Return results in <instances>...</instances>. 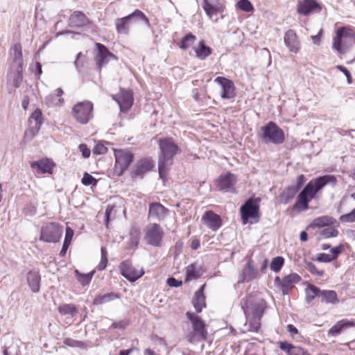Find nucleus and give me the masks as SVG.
Masks as SVG:
<instances>
[{
	"label": "nucleus",
	"instance_id": "nucleus-1",
	"mask_svg": "<svg viewBox=\"0 0 355 355\" xmlns=\"http://www.w3.org/2000/svg\"><path fill=\"white\" fill-rule=\"evenodd\" d=\"M266 308L267 303L263 299L247 298L244 300L243 309L245 316L251 317L250 327L252 331L258 332Z\"/></svg>",
	"mask_w": 355,
	"mask_h": 355
},
{
	"label": "nucleus",
	"instance_id": "nucleus-2",
	"mask_svg": "<svg viewBox=\"0 0 355 355\" xmlns=\"http://www.w3.org/2000/svg\"><path fill=\"white\" fill-rule=\"evenodd\" d=\"M186 316L191 324V330L185 334L187 340L191 344L206 340L208 332L205 321L193 312L187 311Z\"/></svg>",
	"mask_w": 355,
	"mask_h": 355
},
{
	"label": "nucleus",
	"instance_id": "nucleus-3",
	"mask_svg": "<svg viewBox=\"0 0 355 355\" xmlns=\"http://www.w3.org/2000/svg\"><path fill=\"white\" fill-rule=\"evenodd\" d=\"M260 198L251 197L248 199L240 208L242 223L246 225L250 223H258L260 219L259 202Z\"/></svg>",
	"mask_w": 355,
	"mask_h": 355
},
{
	"label": "nucleus",
	"instance_id": "nucleus-4",
	"mask_svg": "<svg viewBox=\"0 0 355 355\" xmlns=\"http://www.w3.org/2000/svg\"><path fill=\"white\" fill-rule=\"evenodd\" d=\"M354 41L355 33L352 29L345 26L340 27L334 37L333 48L338 53L344 54Z\"/></svg>",
	"mask_w": 355,
	"mask_h": 355
},
{
	"label": "nucleus",
	"instance_id": "nucleus-5",
	"mask_svg": "<svg viewBox=\"0 0 355 355\" xmlns=\"http://www.w3.org/2000/svg\"><path fill=\"white\" fill-rule=\"evenodd\" d=\"M261 138L265 144H282L285 140L284 130L275 122L270 121L261 128Z\"/></svg>",
	"mask_w": 355,
	"mask_h": 355
},
{
	"label": "nucleus",
	"instance_id": "nucleus-6",
	"mask_svg": "<svg viewBox=\"0 0 355 355\" xmlns=\"http://www.w3.org/2000/svg\"><path fill=\"white\" fill-rule=\"evenodd\" d=\"M93 110V103L89 101H84L75 104L71 113L77 122L87 124L94 116Z\"/></svg>",
	"mask_w": 355,
	"mask_h": 355
},
{
	"label": "nucleus",
	"instance_id": "nucleus-7",
	"mask_svg": "<svg viewBox=\"0 0 355 355\" xmlns=\"http://www.w3.org/2000/svg\"><path fill=\"white\" fill-rule=\"evenodd\" d=\"M114 174L117 176H121L132 162L134 154L128 150L116 149L114 150Z\"/></svg>",
	"mask_w": 355,
	"mask_h": 355
},
{
	"label": "nucleus",
	"instance_id": "nucleus-8",
	"mask_svg": "<svg viewBox=\"0 0 355 355\" xmlns=\"http://www.w3.org/2000/svg\"><path fill=\"white\" fill-rule=\"evenodd\" d=\"M62 234V227L56 223H49L42 225L40 239L46 243H56Z\"/></svg>",
	"mask_w": 355,
	"mask_h": 355
},
{
	"label": "nucleus",
	"instance_id": "nucleus-9",
	"mask_svg": "<svg viewBox=\"0 0 355 355\" xmlns=\"http://www.w3.org/2000/svg\"><path fill=\"white\" fill-rule=\"evenodd\" d=\"M44 118L42 110L37 108L30 116L28 119L29 127L24 133V139L31 140L40 131L43 123Z\"/></svg>",
	"mask_w": 355,
	"mask_h": 355
},
{
	"label": "nucleus",
	"instance_id": "nucleus-10",
	"mask_svg": "<svg viewBox=\"0 0 355 355\" xmlns=\"http://www.w3.org/2000/svg\"><path fill=\"white\" fill-rule=\"evenodd\" d=\"M121 275L130 282H134L144 274L143 268L138 269L132 266L130 260H125L119 265Z\"/></svg>",
	"mask_w": 355,
	"mask_h": 355
},
{
	"label": "nucleus",
	"instance_id": "nucleus-11",
	"mask_svg": "<svg viewBox=\"0 0 355 355\" xmlns=\"http://www.w3.org/2000/svg\"><path fill=\"white\" fill-rule=\"evenodd\" d=\"M160 152L158 157L174 159V156L180 153V149L171 138L161 139L159 141Z\"/></svg>",
	"mask_w": 355,
	"mask_h": 355
},
{
	"label": "nucleus",
	"instance_id": "nucleus-12",
	"mask_svg": "<svg viewBox=\"0 0 355 355\" xmlns=\"http://www.w3.org/2000/svg\"><path fill=\"white\" fill-rule=\"evenodd\" d=\"M164 232L159 225L151 223L147 226L145 240L154 247H159L163 239Z\"/></svg>",
	"mask_w": 355,
	"mask_h": 355
},
{
	"label": "nucleus",
	"instance_id": "nucleus-13",
	"mask_svg": "<svg viewBox=\"0 0 355 355\" xmlns=\"http://www.w3.org/2000/svg\"><path fill=\"white\" fill-rule=\"evenodd\" d=\"M155 169V162L151 157H144L138 159L132 168L131 174L143 176Z\"/></svg>",
	"mask_w": 355,
	"mask_h": 355
},
{
	"label": "nucleus",
	"instance_id": "nucleus-14",
	"mask_svg": "<svg viewBox=\"0 0 355 355\" xmlns=\"http://www.w3.org/2000/svg\"><path fill=\"white\" fill-rule=\"evenodd\" d=\"M112 97L118 103L121 112H127L132 106L134 98L131 89L120 88L119 93Z\"/></svg>",
	"mask_w": 355,
	"mask_h": 355
},
{
	"label": "nucleus",
	"instance_id": "nucleus-15",
	"mask_svg": "<svg viewBox=\"0 0 355 355\" xmlns=\"http://www.w3.org/2000/svg\"><path fill=\"white\" fill-rule=\"evenodd\" d=\"M96 46L98 50V53L95 56L94 60L97 69L99 72H101L103 67L107 64L111 58L117 60V57L111 53L104 44L101 43H96Z\"/></svg>",
	"mask_w": 355,
	"mask_h": 355
},
{
	"label": "nucleus",
	"instance_id": "nucleus-16",
	"mask_svg": "<svg viewBox=\"0 0 355 355\" xmlns=\"http://www.w3.org/2000/svg\"><path fill=\"white\" fill-rule=\"evenodd\" d=\"M301 280V277L297 273H291L282 279L277 277L275 279L276 284L280 286L283 295H288L290 290L294 287V285Z\"/></svg>",
	"mask_w": 355,
	"mask_h": 355
},
{
	"label": "nucleus",
	"instance_id": "nucleus-17",
	"mask_svg": "<svg viewBox=\"0 0 355 355\" xmlns=\"http://www.w3.org/2000/svg\"><path fill=\"white\" fill-rule=\"evenodd\" d=\"M321 10L322 6L316 0H303L299 1L297 8V12L304 16L313 12H320Z\"/></svg>",
	"mask_w": 355,
	"mask_h": 355
},
{
	"label": "nucleus",
	"instance_id": "nucleus-18",
	"mask_svg": "<svg viewBox=\"0 0 355 355\" xmlns=\"http://www.w3.org/2000/svg\"><path fill=\"white\" fill-rule=\"evenodd\" d=\"M169 211L159 202H151L149 204L148 217L150 219L162 221L168 215Z\"/></svg>",
	"mask_w": 355,
	"mask_h": 355
},
{
	"label": "nucleus",
	"instance_id": "nucleus-19",
	"mask_svg": "<svg viewBox=\"0 0 355 355\" xmlns=\"http://www.w3.org/2000/svg\"><path fill=\"white\" fill-rule=\"evenodd\" d=\"M214 81L220 85L222 87V92L220 96L222 98L230 99L235 96V87L234 83L225 78V77H217Z\"/></svg>",
	"mask_w": 355,
	"mask_h": 355
},
{
	"label": "nucleus",
	"instance_id": "nucleus-20",
	"mask_svg": "<svg viewBox=\"0 0 355 355\" xmlns=\"http://www.w3.org/2000/svg\"><path fill=\"white\" fill-rule=\"evenodd\" d=\"M336 181V179H314V181H310L304 189H307L306 193L312 199L328 182L335 184Z\"/></svg>",
	"mask_w": 355,
	"mask_h": 355
},
{
	"label": "nucleus",
	"instance_id": "nucleus-21",
	"mask_svg": "<svg viewBox=\"0 0 355 355\" xmlns=\"http://www.w3.org/2000/svg\"><path fill=\"white\" fill-rule=\"evenodd\" d=\"M284 42L290 52L294 53L299 52L300 49V42L294 30L290 29L285 33Z\"/></svg>",
	"mask_w": 355,
	"mask_h": 355
},
{
	"label": "nucleus",
	"instance_id": "nucleus-22",
	"mask_svg": "<svg viewBox=\"0 0 355 355\" xmlns=\"http://www.w3.org/2000/svg\"><path fill=\"white\" fill-rule=\"evenodd\" d=\"M204 223L214 231L218 230L222 225L220 216L212 211H207L202 218Z\"/></svg>",
	"mask_w": 355,
	"mask_h": 355
},
{
	"label": "nucleus",
	"instance_id": "nucleus-23",
	"mask_svg": "<svg viewBox=\"0 0 355 355\" xmlns=\"http://www.w3.org/2000/svg\"><path fill=\"white\" fill-rule=\"evenodd\" d=\"M55 166V163L50 159H42L38 161L33 162L31 164V166L36 169L40 173L51 174L53 168Z\"/></svg>",
	"mask_w": 355,
	"mask_h": 355
},
{
	"label": "nucleus",
	"instance_id": "nucleus-24",
	"mask_svg": "<svg viewBox=\"0 0 355 355\" xmlns=\"http://www.w3.org/2000/svg\"><path fill=\"white\" fill-rule=\"evenodd\" d=\"M70 26L73 28H82L91 23V21L81 11H74L69 17Z\"/></svg>",
	"mask_w": 355,
	"mask_h": 355
},
{
	"label": "nucleus",
	"instance_id": "nucleus-25",
	"mask_svg": "<svg viewBox=\"0 0 355 355\" xmlns=\"http://www.w3.org/2000/svg\"><path fill=\"white\" fill-rule=\"evenodd\" d=\"M26 281L33 293H37L40 290L41 276L38 271L32 270L26 275Z\"/></svg>",
	"mask_w": 355,
	"mask_h": 355
},
{
	"label": "nucleus",
	"instance_id": "nucleus-26",
	"mask_svg": "<svg viewBox=\"0 0 355 355\" xmlns=\"http://www.w3.org/2000/svg\"><path fill=\"white\" fill-rule=\"evenodd\" d=\"M205 284L202 285L200 288L195 293L192 303L197 313H200L203 308L206 306L205 296L204 290Z\"/></svg>",
	"mask_w": 355,
	"mask_h": 355
},
{
	"label": "nucleus",
	"instance_id": "nucleus-27",
	"mask_svg": "<svg viewBox=\"0 0 355 355\" xmlns=\"http://www.w3.org/2000/svg\"><path fill=\"white\" fill-rule=\"evenodd\" d=\"M257 269L254 268L252 259H250L243 269L241 274V282H249L256 277Z\"/></svg>",
	"mask_w": 355,
	"mask_h": 355
},
{
	"label": "nucleus",
	"instance_id": "nucleus-28",
	"mask_svg": "<svg viewBox=\"0 0 355 355\" xmlns=\"http://www.w3.org/2000/svg\"><path fill=\"white\" fill-rule=\"evenodd\" d=\"M307 189H303L297 196L293 208L298 211H304L309 209V202L311 198L306 193Z\"/></svg>",
	"mask_w": 355,
	"mask_h": 355
},
{
	"label": "nucleus",
	"instance_id": "nucleus-29",
	"mask_svg": "<svg viewBox=\"0 0 355 355\" xmlns=\"http://www.w3.org/2000/svg\"><path fill=\"white\" fill-rule=\"evenodd\" d=\"M236 179H216L215 184L219 191L223 192L236 193L234 187Z\"/></svg>",
	"mask_w": 355,
	"mask_h": 355
},
{
	"label": "nucleus",
	"instance_id": "nucleus-30",
	"mask_svg": "<svg viewBox=\"0 0 355 355\" xmlns=\"http://www.w3.org/2000/svg\"><path fill=\"white\" fill-rule=\"evenodd\" d=\"M12 51L13 52L11 53V58L12 60L11 68L14 69L17 67H23L24 60L21 45L19 43L15 44V45L12 47Z\"/></svg>",
	"mask_w": 355,
	"mask_h": 355
},
{
	"label": "nucleus",
	"instance_id": "nucleus-31",
	"mask_svg": "<svg viewBox=\"0 0 355 355\" xmlns=\"http://www.w3.org/2000/svg\"><path fill=\"white\" fill-rule=\"evenodd\" d=\"M173 164V159L158 157L159 178H166Z\"/></svg>",
	"mask_w": 355,
	"mask_h": 355
},
{
	"label": "nucleus",
	"instance_id": "nucleus-32",
	"mask_svg": "<svg viewBox=\"0 0 355 355\" xmlns=\"http://www.w3.org/2000/svg\"><path fill=\"white\" fill-rule=\"evenodd\" d=\"M355 326V323L352 320L343 319L338 321L329 330L328 334L332 336H337L340 334L344 329H348Z\"/></svg>",
	"mask_w": 355,
	"mask_h": 355
},
{
	"label": "nucleus",
	"instance_id": "nucleus-33",
	"mask_svg": "<svg viewBox=\"0 0 355 355\" xmlns=\"http://www.w3.org/2000/svg\"><path fill=\"white\" fill-rule=\"evenodd\" d=\"M194 51L196 54V57L204 60L212 53V49L205 44L204 40L199 42L197 47L194 48Z\"/></svg>",
	"mask_w": 355,
	"mask_h": 355
},
{
	"label": "nucleus",
	"instance_id": "nucleus-34",
	"mask_svg": "<svg viewBox=\"0 0 355 355\" xmlns=\"http://www.w3.org/2000/svg\"><path fill=\"white\" fill-rule=\"evenodd\" d=\"M320 298L322 303L336 304L339 302L336 292L332 290H322Z\"/></svg>",
	"mask_w": 355,
	"mask_h": 355
},
{
	"label": "nucleus",
	"instance_id": "nucleus-35",
	"mask_svg": "<svg viewBox=\"0 0 355 355\" xmlns=\"http://www.w3.org/2000/svg\"><path fill=\"white\" fill-rule=\"evenodd\" d=\"M119 297L120 296L118 293L113 292L105 294H99L95 297L92 303L94 305H101L119 299Z\"/></svg>",
	"mask_w": 355,
	"mask_h": 355
},
{
	"label": "nucleus",
	"instance_id": "nucleus-36",
	"mask_svg": "<svg viewBox=\"0 0 355 355\" xmlns=\"http://www.w3.org/2000/svg\"><path fill=\"white\" fill-rule=\"evenodd\" d=\"M300 188V184L296 186L288 187L281 194V202L287 204L296 195Z\"/></svg>",
	"mask_w": 355,
	"mask_h": 355
},
{
	"label": "nucleus",
	"instance_id": "nucleus-37",
	"mask_svg": "<svg viewBox=\"0 0 355 355\" xmlns=\"http://www.w3.org/2000/svg\"><path fill=\"white\" fill-rule=\"evenodd\" d=\"M336 223V220L329 216H323L315 218L310 225L311 227H322L327 225H332Z\"/></svg>",
	"mask_w": 355,
	"mask_h": 355
},
{
	"label": "nucleus",
	"instance_id": "nucleus-38",
	"mask_svg": "<svg viewBox=\"0 0 355 355\" xmlns=\"http://www.w3.org/2000/svg\"><path fill=\"white\" fill-rule=\"evenodd\" d=\"M131 24L138 21H143L146 26H150V24L148 17L140 10L136 9L133 12L126 16Z\"/></svg>",
	"mask_w": 355,
	"mask_h": 355
},
{
	"label": "nucleus",
	"instance_id": "nucleus-39",
	"mask_svg": "<svg viewBox=\"0 0 355 355\" xmlns=\"http://www.w3.org/2000/svg\"><path fill=\"white\" fill-rule=\"evenodd\" d=\"M131 24L127 17L118 18L115 20L116 32L119 34L127 35L129 32V25Z\"/></svg>",
	"mask_w": 355,
	"mask_h": 355
},
{
	"label": "nucleus",
	"instance_id": "nucleus-40",
	"mask_svg": "<svg viewBox=\"0 0 355 355\" xmlns=\"http://www.w3.org/2000/svg\"><path fill=\"white\" fill-rule=\"evenodd\" d=\"M58 310L62 315H70L73 317L78 313V309L73 304H63L58 306Z\"/></svg>",
	"mask_w": 355,
	"mask_h": 355
},
{
	"label": "nucleus",
	"instance_id": "nucleus-41",
	"mask_svg": "<svg viewBox=\"0 0 355 355\" xmlns=\"http://www.w3.org/2000/svg\"><path fill=\"white\" fill-rule=\"evenodd\" d=\"M196 35L189 33L181 39L179 47L182 50H187L196 42Z\"/></svg>",
	"mask_w": 355,
	"mask_h": 355
},
{
	"label": "nucleus",
	"instance_id": "nucleus-42",
	"mask_svg": "<svg viewBox=\"0 0 355 355\" xmlns=\"http://www.w3.org/2000/svg\"><path fill=\"white\" fill-rule=\"evenodd\" d=\"M321 291H322L318 287L313 284H309L306 289L307 302H311L316 297H320Z\"/></svg>",
	"mask_w": 355,
	"mask_h": 355
},
{
	"label": "nucleus",
	"instance_id": "nucleus-43",
	"mask_svg": "<svg viewBox=\"0 0 355 355\" xmlns=\"http://www.w3.org/2000/svg\"><path fill=\"white\" fill-rule=\"evenodd\" d=\"M76 277L78 281L80 283L82 286L88 285L93 277L94 274V271L90 272L89 273L83 274L80 273L78 270H75Z\"/></svg>",
	"mask_w": 355,
	"mask_h": 355
},
{
	"label": "nucleus",
	"instance_id": "nucleus-44",
	"mask_svg": "<svg viewBox=\"0 0 355 355\" xmlns=\"http://www.w3.org/2000/svg\"><path fill=\"white\" fill-rule=\"evenodd\" d=\"M73 236V231L70 227H67L66 229L65 237H64V240L63 245L62 247V250L60 252V254L61 256H63L65 254V253L71 243Z\"/></svg>",
	"mask_w": 355,
	"mask_h": 355
},
{
	"label": "nucleus",
	"instance_id": "nucleus-45",
	"mask_svg": "<svg viewBox=\"0 0 355 355\" xmlns=\"http://www.w3.org/2000/svg\"><path fill=\"white\" fill-rule=\"evenodd\" d=\"M64 103L63 98H57L55 95L51 94L47 96L45 98V103L48 107H54L62 105Z\"/></svg>",
	"mask_w": 355,
	"mask_h": 355
},
{
	"label": "nucleus",
	"instance_id": "nucleus-46",
	"mask_svg": "<svg viewBox=\"0 0 355 355\" xmlns=\"http://www.w3.org/2000/svg\"><path fill=\"white\" fill-rule=\"evenodd\" d=\"M284 263V259L282 257H276L272 259L270 263V269L277 272L280 271Z\"/></svg>",
	"mask_w": 355,
	"mask_h": 355
},
{
	"label": "nucleus",
	"instance_id": "nucleus-47",
	"mask_svg": "<svg viewBox=\"0 0 355 355\" xmlns=\"http://www.w3.org/2000/svg\"><path fill=\"white\" fill-rule=\"evenodd\" d=\"M15 69V74L13 78L12 84L15 87L18 88L20 87L22 80H23V67H17Z\"/></svg>",
	"mask_w": 355,
	"mask_h": 355
},
{
	"label": "nucleus",
	"instance_id": "nucleus-48",
	"mask_svg": "<svg viewBox=\"0 0 355 355\" xmlns=\"http://www.w3.org/2000/svg\"><path fill=\"white\" fill-rule=\"evenodd\" d=\"M202 8L209 17L219 11V9L216 6L211 4L208 0H203Z\"/></svg>",
	"mask_w": 355,
	"mask_h": 355
},
{
	"label": "nucleus",
	"instance_id": "nucleus-49",
	"mask_svg": "<svg viewBox=\"0 0 355 355\" xmlns=\"http://www.w3.org/2000/svg\"><path fill=\"white\" fill-rule=\"evenodd\" d=\"M236 6L240 10L247 12L254 10V7L249 0H239Z\"/></svg>",
	"mask_w": 355,
	"mask_h": 355
},
{
	"label": "nucleus",
	"instance_id": "nucleus-50",
	"mask_svg": "<svg viewBox=\"0 0 355 355\" xmlns=\"http://www.w3.org/2000/svg\"><path fill=\"white\" fill-rule=\"evenodd\" d=\"M320 234L325 239L336 237L338 235V231L332 227H329L323 229Z\"/></svg>",
	"mask_w": 355,
	"mask_h": 355
},
{
	"label": "nucleus",
	"instance_id": "nucleus-51",
	"mask_svg": "<svg viewBox=\"0 0 355 355\" xmlns=\"http://www.w3.org/2000/svg\"><path fill=\"white\" fill-rule=\"evenodd\" d=\"M339 220L342 223H355V208L349 213L340 216Z\"/></svg>",
	"mask_w": 355,
	"mask_h": 355
},
{
	"label": "nucleus",
	"instance_id": "nucleus-52",
	"mask_svg": "<svg viewBox=\"0 0 355 355\" xmlns=\"http://www.w3.org/2000/svg\"><path fill=\"white\" fill-rule=\"evenodd\" d=\"M306 269L309 270L312 275H315L318 277H322L324 274V270H318L315 264L311 261L306 263Z\"/></svg>",
	"mask_w": 355,
	"mask_h": 355
},
{
	"label": "nucleus",
	"instance_id": "nucleus-53",
	"mask_svg": "<svg viewBox=\"0 0 355 355\" xmlns=\"http://www.w3.org/2000/svg\"><path fill=\"white\" fill-rule=\"evenodd\" d=\"M37 207L36 206L32 203H28L25 205L23 209V212L26 216H33L36 214Z\"/></svg>",
	"mask_w": 355,
	"mask_h": 355
},
{
	"label": "nucleus",
	"instance_id": "nucleus-54",
	"mask_svg": "<svg viewBox=\"0 0 355 355\" xmlns=\"http://www.w3.org/2000/svg\"><path fill=\"white\" fill-rule=\"evenodd\" d=\"M116 207L113 205H108L105 212V225L108 228L112 213L115 211Z\"/></svg>",
	"mask_w": 355,
	"mask_h": 355
},
{
	"label": "nucleus",
	"instance_id": "nucleus-55",
	"mask_svg": "<svg viewBox=\"0 0 355 355\" xmlns=\"http://www.w3.org/2000/svg\"><path fill=\"white\" fill-rule=\"evenodd\" d=\"M297 346H293L292 344H291L288 342L286 341H282L279 343V348L282 350L286 352L288 355H291V352L294 349V348H296Z\"/></svg>",
	"mask_w": 355,
	"mask_h": 355
},
{
	"label": "nucleus",
	"instance_id": "nucleus-56",
	"mask_svg": "<svg viewBox=\"0 0 355 355\" xmlns=\"http://www.w3.org/2000/svg\"><path fill=\"white\" fill-rule=\"evenodd\" d=\"M85 55L81 53L76 55V60L74 61V66L78 72H80L84 67V61L81 58H84Z\"/></svg>",
	"mask_w": 355,
	"mask_h": 355
},
{
	"label": "nucleus",
	"instance_id": "nucleus-57",
	"mask_svg": "<svg viewBox=\"0 0 355 355\" xmlns=\"http://www.w3.org/2000/svg\"><path fill=\"white\" fill-rule=\"evenodd\" d=\"M64 345L71 347H83L84 346V343L83 341L74 340L70 338L64 339Z\"/></svg>",
	"mask_w": 355,
	"mask_h": 355
},
{
	"label": "nucleus",
	"instance_id": "nucleus-58",
	"mask_svg": "<svg viewBox=\"0 0 355 355\" xmlns=\"http://www.w3.org/2000/svg\"><path fill=\"white\" fill-rule=\"evenodd\" d=\"M199 277L200 275L197 274L193 265L191 264L187 267V278L188 279H197Z\"/></svg>",
	"mask_w": 355,
	"mask_h": 355
},
{
	"label": "nucleus",
	"instance_id": "nucleus-59",
	"mask_svg": "<svg viewBox=\"0 0 355 355\" xmlns=\"http://www.w3.org/2000/svg\"><path fill=\"white\" fill-rule=\"evenodd\" d=\"M130 241L131 244L137 246L139 242V232L136 230H132L130 232Z\"/></svg>",
	"mask_w": 355,
	"mask_h": 355
},
{
	"label": "nucleus",
	"instance_id": "nucleus-60",
	"mask_svg": "<svg viewBox=\"0 0 355 355\" xmlns=\"http://www.w3.org/2000/svg\"><path fill=\"white\" fill-rule=\"evenodd\" d=\"M129 325V321L128 320H123L117 322H113L111 328L125 329Z\"/></svg>",
	"mask_w": 355,
	"mask_h": 355
},
{
	"label": "nucleus",
	"instance_id": "nucleus-61",
	"mask_svg": "<svg viewBox=\"0 0 355 355\" xmlns=\"http://www.w3.org/2000/svg\"><path fill=\"white\" fill-rule=\"evenodd\" d=\"M107 151V148L101 143L97 144L93 148V153L95 155L105 154Z\"/></svg>",
	"mask_w": 355,
	"mask_h": 355
},
{
	"label": "nucleus",
	"instance_id": "nucleus-62",
	"mask_svg": "<svg viewBox=\"0 0 355 355\" xmlns=\"http://www.w3.org/2000/svg\"><path fill=\"white\" fill-rule=\"evenodd\" d=\"M315 260L322 263H329L333 261L331 255L326 253H319Z\"/></svg>",
	"mask_w": 355,
	"mask_h": 355
},
{
	"label": "nucleus",
	"instance_id": "nucleus-63",
	"mask_svg": "<svg viewBox=\"0 0 355 355\" xmlns=\"http://www.w3.org/2000/svg\"><path fill=\"white\" fill-rule=\"evenodd\" d=\"M343 248H344L343 245L340 244V245L331 249V252L332 254L331 255V257L333 261L335 260L336 259H337L338 255L343 252Z\"/></svg>",
	"mask_w": 355,
	"mask_h": 355
},
{
	"label": "nucleus",
	"instance_id": "nucleus-64",
	"mask_svg": "<svg viewBox=\"0 0 355 355\" xmlns=\"http://www.w3.org/2000/svg\"><path fill=\"white\" fill-rule=\"evenodd\" d=\"M78 149L84 158H88L90 156L91 150L85 144H80L78 146Z\"/></svg>",
	"mask_w": 355,
	"mask_h": 355
}]
</instances>
